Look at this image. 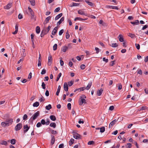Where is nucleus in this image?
I'll list each match as a JSON object with an SVG mask.
<instances>
[{
  "label": "nucleus",
  "instance_id": "obj_1",
  "mask_svg": "<svg viewBox=\"0 0 148 148\" xmlns=\"http://www.w3.org/2000/svg\"><path fill=\"white\" fill-rule=\"evenodd\" d=\"M13 122V119L12 118H9L6 119L4 122L1 123V126L3 127H8L12 125Z\"/></svg>",
  "mask_w": 148,
  "mask_h": 148
},
{
  "label": "nucleus",
  "instance_id": "obj_2",
  "mask_svg": "<svg viewBox=\"0 0 148 148\" xmlns=\"http://www.w3.org/2000/svg\"><path fill=\"white\" fill-rule=\"evenodd\" d=\"M73 137L77 139H81V136L79 134L74 132H73Z\"/></svg>",
  "mask_w": 148,
  "mask_h": 148
},
{
  "label": "nucleus",
  "instance_id": "obj_3",
  "mask_svg": "<svg viewBox=\"0 0 148 148\" xmlns=\"http://www.w3.org/2000/svg\"><path fill=\"white\" fill-rule=\"evenodd\" d=\"M22 127V125L21 123H19L15 127V130L16 131H18L20 130Z\"/></svg>",
  "mask_w": 148,
  "mask_h": 148
},
{
  "label": "nucleus",
  "instance_id": "obj_4",
  "mask_svg": "<svg viewBox=\"0 0 148 148\" xmlns=\"http://www.w3.org/2000/svg\"><path fill=\"white\" fill-rule=\"evenodd\" d=\"M39 115V112L38 111L34 113V115L32 116V118L33 120H35L36 119L37 117Z\"/></svg>",
  "mask_w": 148,
  "mask_h": 148
},
{
  "label": "nucleus",
  "instance_id": "obj_5",
  "mask_svg": "<svg viewBox=\"0 0 148 148\" xmlns=\"http://www.w3.org/2000/svg\"><path fill=\"white\" fill-rule=\"evenodd\" d=\"M105 119L104 115H103L101 117V119L99 120L98 123L99 125H102Z\"/></svg>",
  "mask_w": 148,
  "mask_h": 148
},
{
  "label": "nucleus",
  "instance_id": "obj_6",
  "mask_svg": "<svg viewBox=\"0 0 148 148\" xmlns=\"http://www.w3.org/2000/svg\"><path fill=\"white\" fill-rule=\"evenodd\" d=\"M119 118H118V119L117 120L116 119H114L113 121H111L109 125V128H110L113 125H114L116 122H117V121L119 119Z\"/></svg>",
  "mask_w": 148,
  "mask_h": 148
},
{
  "label": "nucleus",
  "instance_id": "obj_7",
  "mask_svg": "<svg viewBox=\"0 0 148 148\" xmlns=\"http://www.w3.org/2000/svg\"><path fill=\"white\" fill-rule=\"evenodd\" d=\"M23 128L24 129L23 132L25 133L29 130V127L27 125H23Z\"/></svg>",
  "mask_w": 148,
  "mask_h": 148
},
{
  "label": "nucleus",
  "instance_id": "obj_8",
  "mask_svg": "<svg viewBox=\"0 0 148 148\" xmlns=\"http://www.w3.org/2000/svg\"><path fill=\"white\" fill-rule=\"evenodd\" d=\"M95 129L96 130H99L100 132L101 133L105 131V128L104 127H97Z\"/></svg>",
  "mask_w": 148,
  "mask_h": 148
},
{
  "label": "nucleus",
  "instance_id": "obj_9",
  "mask_svg": "<svg viewBox=\"0 0 148 148\" xmlns=\"http://www.w3.org/2000/svg\"><path fill=\"white\" fill-rule=\"evenodd\" d=\"M64 90L65 91H68V85L66 82H65L64 84Z\"/></svg>",
  "mask_w": 148,
  "mask_h": 148
},
{
  "label": "nucleus",
  "instance_id": "obj_10",
  "mask_svg": "<svg viewBox=\"0 0 148 148\" xmlns=\"http://www.w3.org/2000/svg\"><path fill=\"white\" fill-rule=\"evenodd\" d=\"M80 99V101L79 102V104L80 105H82L83 103H86V100L84 99L81 98Z\"/></svg>",
  "mask_w": 148,
  "mask_h": 148
},
{
  "label": "nucleus",
  "instance_id": "obj_11",
  "mask_svg": "<svg viewBox=\"0 0 148 148\" xmlns=\"http://www.w3.org/2000/svg\"><path fill=\"white\" fill-rule=\"evenodd\" d=\"M58 29L57 27H55L53 29V31L52 32L51 34L53 35H55L56 34V33Z\"/></svg>",
  "mask_w": 148,
  "mask_h": 148
},
{
  "label": "nucleus",
  "instance_id": "obj_12",
  "mask_svg": "<svg viewBox=\"0 0 148 148\" xmlns=\"http://www.w3.org/2000/svg\"><path fill=\"white\" fill-rule=\"evenodd\" d=\"M12 3H8L6 6L4 7V8L6 9H9L12 6Z\"/></svg>",
  "mask_w": 148,
  "mask_h": 148
},
{
  "label": "nucleus",
  "instance_id": "obj_13",
  "mask_svg": "<svg viewBox=\"0 0 148 148\" xmlns=\"http://www.w3.org/2000/svg\"><path fill=\"white\" fill-rule=\"evenodd\" d=\"M68 47L66 46L63 47L61 49V51L64 52H65L68 49Z\"/></svg>",
  "mask_w": 148,
  "mask_h": 148
},
{
  "label": "nucleus",
  "instance_id": "obj_14",
  "mask_svg": "<svg viewBox=\"0 0 148 148\" xmlns=\"http://www.w3.org/2000/svg\"><path fill=\"white\" fill-rule=\"evenodd\" d=\"M118 38H119V40L120 42H123L124 41L122 35L119 34L118 37Z\"/></svg>",
  "mask_w": 148,
  "mask_h": 148
},
{
  "label": "nucleus",
  "instance_id": "obj_15",
  "mask_svg": "<svg viewBox=\"0 0 148 148\" xmlns=\"http://www.w3.org/2000/svg\"><path fill=\"white\" fill-rule=\"evenodd\" d=\"M51 27V26L49 25L48 26L46 29H43V30L45 31V34H47L48 33Z\"/></svg>",
  "mask_w": 148,
  "mask_h": 148
},
{
  "label": "nucleus",
  "instance_id": "obj_16",
  "mask_svg": "<svg viewBox=\"0 0 148 148\" xmlns=\"http://www.w3.org/2000/svg\"><path fill=\"white\" fill-rule=\"evenodd\" d=\"M64 17H62L59 20V21L57 23V25L58 26L63 21H64Z\"/></svg>",
  "mask_w": 148,
  "mask_h": 148
},
{
  "label": "nucleus",
  "instance_id": "obj_17",
  "mask_svg": "<svg viewBox=\"0 0 148 148\" xmlns=\"http://www.w3.org/2000/svg\"><path fill=\"white\" fill-rule=\"evenodd\" d=\"M51 145H53L54 144L55 141V139L54 136L53 135H51Z\"/></svg>",
  "mask_w": 148,
  "mask_h": 148
},
{
  "label": "nucleus",
  "instance_id": "obj_18",
  "mask_svg": "<svg viewBox=\"0 0 148 148\" xmlns=\"http://www.w3.org/2000/svg\"><path fill=\"white\" fill-rule=\"evenodd\" d=\"M78 14L82 15H85V14L82 10H80L78 11Z\"/></svg>",
  "mask_w": 148,
  "mask_h": 148
},
{
  "label": "nucleus",
  "instance_id": "obj_19",
  "mask_svg": "<svg viewBox=\"0 0 148 148\" xmlns=\"http://www.w3.org/2000/svg\"><path fill=\"white\" fill-rule=\"evenodd\" d=\"M108 8H111L112 9H114L116 10H118L119 8H118L117 6H110V5H108Z\"/></svg>",
  "mask_w": 148,
  "mask_h": 148
},
{
  "label": "nucleus",
  "instance_id": "obj_20",
  "mask_svg": "<svg viewBox=\"0 0 148 148\" xmlns=\"http://www.w3.org/2000/svg\"><path fill=\"white\" fill-rule=\"evenodd\" d=\"M62 15V13H61L58 15L55 18V20H57L59 18H60V17H61Z\"/></svg>",
  "mask_w": 148,
  "mask_h": 148
},
{
  "label": "nucleus",
  "instance_id": "obj_21",
  "mask_svg": "<svg viewBox=\"0 0 148 148\" xmlns=\"http://www.w3.org/2000/svg\"><path fill=\"white\" fill-rule=\"evenodd\" d=\"M61 88V86H60V85H59L58 86L57 90L56 93V95L57 96H58L59 95V94L60 92Z\"/></svg>",
  "mask_w": 148,
  "mask_h": 148
},
{
  "label": "nucleus",
  "instance_id": "obj_22",
  "mask_svg": "<svg viewBox=\"0 0 148 148\" xmlns=\"http://www.w3.org/2000/svg\"><path fill=\"white\" fill-rule=\"evenodd\" d=\"M50 119L53 121H55L56 120V116L53 115H51L50 116Z\"/></svg>",
  "mask_w": 148,
  "mask_h": 148
},
{
  "label": "nucleus",
  "instance_id": "obj_23",
  "mask_svg": "<svg viewBox=\"0 0 148 148\" xmlns=\"http://www.w3.org/2000/svg\"><path fill=\"white\" fill-rule=\"evenodd\" d=\"M103 91V90L101 89L100 90H98L97 92V94L98 96L101 95Z\"/></svg>",
  "mask_w": 148,
  "mask_h": 148
},
{
  "label": "nucleus",
  "instance_id": "obj_24",
  "mask_svg": "<svg viewBox=\"0 0 148 148\" xmlns=\"http://www.w3.org/2000/svg\"><path fill=\"white\" fill-rule=\"evenodd\" d=\"M74 139L73 138H71L69 141V145L70 146H71L74 143Z\"/></svg>",
  "mask_w": 148,
  "mask_h": 148
},
{
  "label": "nucleus",
  "instance_id": "obj_25",
  "mask_svg": "<svg viewBox=\"0 0 148 148\" xmlns=\"http://www.w3.org/2000/svg\"><path fill=\"white\" fill-rule=\"evenodd\" d=\"M40 32V28L39 26H37L36 28V32L37 34H39Z\"/></svg>",
  "mask_w": 148,
  "mask_h": 148
},
{
  "label": "nucleus",
  "instance_id": "obj_26",
  "mask_svg": "<svg viewBox=\"0 0 148 148\" xmlns=\"http://www.w3.org/2000/svg\"><path fill=\"white\" fill-rule=\"evenodd\" d=\"M85 1L89 5L93 6L94 3L85 0Z\"/></svg>",
  "mask_w": 148,
  "mask_h": 148
},
{
  "label": "nucleus",
  "instance_id": "obj_27",
  "mask_svg": "<svg viewBox=\"0 0 148 148\" xmlns=\"http://www.w3.org/2000/svg\"><path fill=\"white\" fill-rule=\"evenodd\" d=\"M139 22L138 20H136L135 22H131V23L133 25H137L139 23Z\"/></svg>",
  "mask_w": 148,
  "mask_h": 148
},
{
  "label": "nucleus",
  "instance_id": "obj_28",
  "mask_svg": "<svg viewBox=\"0 0 148 148\" xmlns=\"http://www.w3.org/2000/svg\"><path fill=\"white\" fill-rule=\"evenodd\" d=\"M128 36L132 38H133L134 37H135V36L134 34L130 33H129L128 34Z\"/></svg>",
  "mask_w": 148,
  "mask_h": 148
},
{
  "label": "nucleus",
  "instance_id": "obj_29",
  "mask_svg": "<svg viewBox=\"0 0 148 148\" xmlns=\"http://www.w3.org/2000/svg\"><path fill=\"white\" fill-rule=\"evenodd\" d=\"M32 6H34L35 4V2L34 0H29Z\"/></svg>",
  "mask_w": 148,
  "mask_h": 148
},
{
  "label": "nucleus",
  "instance_id": "obj_30",
  "mask_svg": "<svg viewBox=\"0 0 148 148\" xmlns=\"http://www.w3.org/2000/svg\"><path fill=\"white\" fill-rule=\"evenodd\" d=\"M92 83L91 82L89 83L86 87V89H87V90L89 89L90 88L91 86L92 85Z\"/></svg>",
  "mask_w": 148,
  "mask_h": 148
},
{
  "label": "nucleus",
  "instance_id": "obj_31",
  "mask_svg": "<svg viewBox=\"0 0 148 148\" xmlns=\"http://www.w3.org/2000/svg\"><path fill=\"white\" fill-rule=\"evenodd\" d=\"M39 105V103L38 102L36 101L34 103L33 106L34 107H38Z\"/></svg>",
  "mask_w": 148,
  "mask_h": 148
},
{
  "label": "nucleus",
  "instance_id": "obj_32",
  "mask_svg": "<svg viewBox=\"0 0 148 148\" xmlns=\"http://www.w3.org/2000/svg\"><path fill=\"white\" fill-rule=\"evenodd\" d=\"M50 126L51 127H53V128H55L56 127V124L54 123H51L50 124Z\"/></svg>",
  "mask_w": 148,
  "mask_h": 148
},
{
  "label": "nucleus",
  "instance_id": "obj_33",
  "mask_svg": "<svg viewBox=\"0 0 148 148\" xmlns=\"http://www.w3.org/2000/svg\"><path fill=\"white\" fill-rule=\"evenodd\" d=\"M25 50L24 49H23L22 52L23 53H22L21 55L23 57H25L26 56V54L25 53Z\"/></svg>",
  "mask_w": 148,
  "mask_h": 148
},
{
  "label": "nucleus",
  "instance_id": "obj_34",
  "mask_svg": "<svg viewBox=\"0 0 148 148\" xmlns=\"http://www.w3.org/2000/svg\"><path fill=\"white\" fill-rule=\"evenodd\" d=\"M46 109L49 110L52 107L51 105L50 104H49L48 106H47L45 107Z\"/></svg>",
  "mask_w": 148,
  "mask_h": 148
},
{
  "label": "nucleus",
  "instance_id": "obj_35",
  "mask_svg": "<svg viewBox=\"0 0 148 148\" xmlns=\"http://www.w3.org/2000/svg\"><path fill=\"white\" fill-rule=\"evenodd\" d=\"M10 143L14 145L16 143V140L15 139H12L11 140Z\"/></svg>",
  "mask_w": 148,
  "mask_h": 148
},
{
  "label": "nucleus",
  "instance_id": "obj_36",
  "mask_svg": "<svg viewBox=\"0 0 148 148\" xmlns=\"http://www.w3.org/2000/svg\"><path fill=\"white\" fill-rule=\"evenodd\" d=\"M51 18V17L50 16H49L46 18L45 20V22H46V23H48Z\"/></svg>",
  "mask_w": 148,
  "mask_h": 148
},
{
  "label": "nucleus",
  "instance_id": "obj_37",
  "mask_svg": "<svg viewBox=\"0 0 148 148\" xmlns=\"http://www.w3.org/2000/svg\"><path fill=\"white\" fill-rule=\"evenodd\" d=\"M110 46L113 47H116L118 46L117 44L116 43H112Z\"/></svg>",
  "mask_w": 148,
  "mask_h": 148
},
{
  "label": "nucleus",
  "instance_id": "obj_38",
  "mask_svg": "<svg viewBox=\"0 0 148 148\" xmlns=\"http://www.w3.org/2000/svg\"><path fill=\"white\" fill-rule=\"evenodd\" d=\"M62 75V73H59V74L58 75L57 77L56 78V80L57 81H58L59 80L60 77Z\"/></svg>",
  "mask_w": 148,
  "mask_h": 148
},
{
  "label": "nucleus",
  "instance_id": "obj_39",
  "mask_svg": "<svg viewBox=\"0 0 148 148\" xmlns=\"http://www.w3.org/2000/svg\"><path fill=\"white\" fill-rule=\"evenodd\" d=\"M52 58L51 55H49L48 57V62H52Z\"/></svg>",
  "mask_w": 148,
  "mask_h": 148
},
{
  "label": "nucleus",
  "instance_id": "obj_40",
  "mask_svg": "<svg viewBox=\"0 0 148 148\" xmlns=\"http://www.w3.org/2000/svg\"><path fill=\"white\" fill-rule=\"evenodd\" d=\"M86 88L84 87H81L77 89L78 91H82L84 90Z\"/></svg>",
  "mask_w": 148,
  "mask_h": 148
},
{
  "label": "nucleus",
  "instance_id": "obj_41",
  "mask_svg": "<svg viewBox=\"0 0 148 148\" xmlns=\"http://www.w3.org/2000/svg\"><path fill=\"white\" fill-rule=\"evenodd\" d=\"M70 37V35L68 33V31H67L66 33V39H68Z\"/></svg>",
  "mask_w": 148,
  "mask_h": 148
},
{
  "label": "nucleus",
  "instance_id": "obj_42",
  "mask_svg": "<svg viewBox=\"0 0 148 148\" xmlns=\"http://www.w3.org/2000/svg\"><path fill=\"white\" fill-rule=\"evenodd\" d=\"M79 5V3H73L72 5H70V6L71 7H72L73 6H77Z\"/></svg>",
  "mask_w": 148,
  "mask_h": 148
},
{
  "label": "nucleus",
  "instance_id": "obj_43",
  "mask_svg": "<svg viewBox=\"0 0 148 148\" xmlns=\"http://www.w3.org/2000/svg\"><path fill=\"white\" fill-rule=\"evenodd\" d=\"M73 81H70V82H68V85L69 86H71L72 85H73Z\"/></svg>",
  "mask_w": 148,
  "mask_h": 148
},
{
  "label": "nucleus",
  "instance_id": "obj_44",
  "mask_svg": "<svg viewBox=\"0 0 148 148\" xmlns=\"http://www.w3.org/2000/svg\"><path fill=\"white\" fill-rule=\"evenodd\" d=\"M95 142L93 141H90L88 142V145H93L94 144Z\"/></svg>",
  "mask_w": 148,
  "mask_h": 148
},
{
  "label": "nucleus",
  "instance_id": "obj_45",
  "mask_svg": "<svg viewBox=\"0 0 148 148\" xmlns=\"http://www.w3.org/2000/svg\"><path fill=\"white\" fill-rule=\"evenodd\" d=\"M71 104L69 103L67 104V108L69 110H70L71 109Z\"/></svg>",
  "mask_w": 148,
  "mask_h": 148
},
{
  "label": "nucleus",
  "instance_id": "obj_46",
  "mask_svg": "<svg viewBox=\"0 0 148 148\" xmlns=\"http://www.w3.org/2000/svg\"><path fill=\"white\" fill-rule=\"evenodd\" d=\"M57 45L56 44H54L53 47V49L54 50H56L57 49Z\"/></svg>",
  "mask_w": 148,
  "mask_h": 148
},
{
  "label": "nucleus",
  "instance_id": "obj_47",
  "mask_svg": "<svg viewBox=\"0 0 148 148\" xmlns=\"http://www.w3.org/2000/svg\"><path fill=\"white\" fill-rule=\"evenodd\" d=\"M1 144V145H7V143L6 141H3Z\"/></svg>",
  "mask_w": 148,
  "mask_h": 148
},
{
  "label": "nucleus",
  "instance_id": "obj_48",
  "mask_svg": "<svg viewBox=\"0 0 148 148\" xmlns=\"http://www.w3.org/2000/svg\"><path fill=\"white\" fill-rule=\"evenodd\" d=\"M85 67V65L83 64H82L80 66V68L82 70L84 69Z\"/></svg>",
  "mask_w": 148,
  "mask_h": 148
},
{
  "label": "nucleus",
  "instance_id": "obj_49",
  "mask_svg": "<svg viewBox=\"0 0 148 148\" xmlns=\"http://www.w3.org/2000/svg\"><path fill=\"white\" fill-rule=\"evenodd\" d=\"M64 32V30L63 29L61 30L59 32V35H61L62 33Z\"/></svg>",
  "mask_w": 148,
  "mask_h": 148
},
{
  "label": "nucleus",
  "instance_id": "obj_50",
  "mask_svg": "<svg viewBox=\"0 0 148 148\" xmlns=\"http://www.w3.org/2000/svg\"><path fill=\"white\" fill-rule=\"evenodd\" d=\"M45 84L44 82L42 83L41 86L43 89H45Z\"/></svg>",
  "mask_w": 148,
  "mask_h": 148
},
{
  "label": "nucleus",
  "instance_id": "obj_51",
  "mask_svg": "<svg viewBox=\"0 0 148 148\" xmlns=\"http://www.w3.org/2000/svg\"><path fill=\"white\" fill-rule=\"evenodd\" d=\"M45 34V31L43 30L41 32V33L40 35L41 37H43L44 35L45 34Z\"/></svg>",
  "mask_w": 148,
  "mask_h": 148
},
{
  "label": "nucleus",
  "instance_id": "obj_52",
  "mask_svg": "<svg viewBox=\"0 0 148 148\" xmlns=\"http://www.w3.org/2000/svg\"><path fill=\"white\" fill-rule=\"evenodd\" d=\"M46 73V70L45 69H42V70L41 73V74L43 75V74H45Z\"/></svg>",
  "mask_w": 148,
  "mask_h": 148
},
{
  "label": "nucleus",
  "instance_id": "obj_53",
  "mask_svg": "<svg viewBox=\"0 0 148 148\" xmlns=\"http://www.w3.org/2000/svg\"><path fill=\"white\" fill-rule=\"evenodd\" d=\"M42 97L39 99V101L40 102L44 101L45 100V99L42 96Z\"/></svg>",
  "mask_w": 148,
  "mask_h": 148
},
{
  "label": "nucleus",
  "instance_id": "obj_54",
  "mask_svg": "<svg viewBox=\"0 0 148 148\" xmlns=\"http://www.w3.org/2000/svg\"><path fill=\"white\" fill-rule=\"evenodd\" d=\"M135 46L136 48L138 49H139L140 48V45L139 44L136 43L135 44Z\"/></svg>",
  "mask_w": 148,
  "mask_h": 148
},
{
  "label": "nucleus",
  "instance_id": "obj_55",
  "mask_svg": "<svg viewBox=\"0 0 148 148\" xmlns=\"http://www.w3.org/2000/svg\"><path fill=\"white\" fill-rule=\"evenodd\" d=\"M42 125L41 124L40 122L38 123L37 125H36V126L37 127H41Z\"/></svg>",
  "mask_w": 148,
  "mask_h": 148
},
{
  "label": "nucleus",
  "instance_id": "obj_56",
  "mask_svg": "<svg viewBox=\"0 0 148 148\" xmlns=\"http://www.w3.org/2000/svg\"><path fill=\"white\" fill-rule=\"evenodd\" d=\"M60 8L59 7H58V8H56L55 9V10H54V12H58L60 11Z\"/></svg>",
  "mask_w": 148,
  "mask_h": 148
},
{
  "label": "nucleus",
  "instance_id": "obj_57",
  "mask_svg": "<svg viewBox=\"0 0 148 148\" xmlns=\"http://www.w3.org/2000/svg\"><path fill=\"white\" fill-rule=\"evenodd\" d=\"M95 50L96 51V53L98 54L99 52V49L98 47H95Z\"/></svg>",
  "mask_w": 148,
  "mask_h": 148
},
{
  "label": "nucleus",
  "instance_id": "obj_58",
  "mask_svg": "<svg viewBox=\"0 0 148 148\" xmlns=\"http://www.w3.org/2000/svg\"><path fill=\"white\" fill-rule=\"evenodd\" d=\"M40 123L42 125H45V121L44 119H42L41 120Z\"/></svg>",
  "mask_w": 148,
  "mask_h": 148
},
{
  "label": "nucleus",
  "instance_id": "obj_59",
  "mask_svg": "<svg viewBox=\"0 0 148 148\" xmlns=\"http://www.w3.org/2000/svg\"><path fill=\"white\" fill-rule=\"evenodd\" d=\"M45 95L47 97H48L49 96V91L48 90H47L46 91Z\"/></svg>",
  "mask_w": 148,
  "mask_h": 148
},
{
  "label": "nucleus",
  "instance_id": "obj_60",
  "mask_svg": "<svg viewBox=\"0 0 148 148\" xmlns=\"http://www.w3.org/2000/svg\"><path fill=\"white\" fill-rule=\"evenodd\" d=\"M27 114H25L23 116V120H25L27 119Z\"/></svg>",
  "mask_w": 148,
  "mask_h": 148
},
{
  "label": "nucleus",
  "instance_id": "obj_61",
  "mask_svg": "<svg viewBox=\"0 0 148 148\" xmlns=\"http://www.w3.org/2000/svg\"><path fill=\"white\" fill-rule=\"evenodd\" d=\"M114 109V107L113 106H110L109 108V110H112Z\"/></svg>",
  "mask_w": 148,
  "mask_h": 148
},
{
  "label": "nucleus",
  "instance_id": "obj_62",
  "mask_svg": "<svg viewBox=\"0 0 148 148\" xmlns=\"http://www.w3.org/2000/svg\"><path fill=\"white\" fill-rule=\"evenodd\" d=\"M34 34H32L31 35L32 41H34Z\"/></svg>",
  "mask_w": 148,
  "mask_h": 148
},
{
  "label": "nucleus",
  "instance_id": "obj_63",
  "mask_svg": "<svg viewBox=\"0 0 148 148\" xmlns=\"http://www.w3.org/2000/svg\"><path fill=\"white\" fill-rule=\"evenodd\" d=\"M64 147V145L63 144H61L59 145V148H63Z\"/></svg>",
  "mask_w": 148,
  "mask_h": 148
},
{
  "label": "nucleus",
  "instance_id": "obj_64",
  "mask_svg": "<svg viewBox=\"0 0 148 148\" xmlns=\"http://www.w3.org/2000/svg\"><path fill=\"white\" fill-rule=\"evenodd\" d=\"M23 18V16L21 14H19L18 15V18L19 19H22Z\"/></svg>",
  "mask_w": 148,
  "mask_h": 148
}]
</instances>
